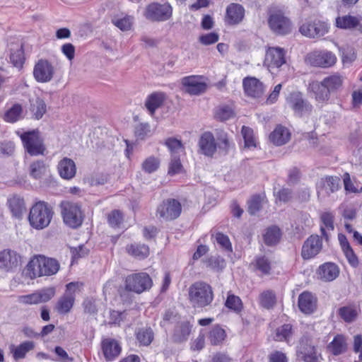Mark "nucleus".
<instances>
[{"label": "nucleus", "instance_id": "obj_34", "mask_svg": "<svg viewBox=\"0 0 362 362\" xmlns=\"http://www.w3.org/2000/svg\"><path fill=\"white\" fill-rule=\"evenodd\" d=\"M361 19L357 16L345 15L335 19V25L343 30H353L360 25Z\"/></svg>", "mask_w": 362, "mask_h": 362}, {"label": "nucleus", "instance_id": "obj_40", "mask_svg": "<svg viewBox=\"0 0 362 362\" xmlns=\"http://www.w3.org/2000/svg\"><path fill=\"white\" fill-rule=\"evenodd\" d=\"M327 349L332 354L338 356L344 353L346 349L345 337L343 335H337L328 344Z\"/></svg>", "mask_w": 362, "mask_h": 362}, {"label": "nucleus", "instance_id": "obj_6", "mask_svg": "<svg viewBox=\"0 0 362 362\" xmlns=\"http://www.w3.org/2000/svg\"><path fill=\"white\" fill-rule=\"evenodd\" d=\"M82 286L83 284L79 282L66 284L64 293L58 299L54 307L59 314L65 315L71 311L75 302L76 293L81 291Z\"/></svg>", "mask_w": 362, "mask_h": 362}, {"label": "nucleus", "instance_id": "obj_62", "mask_svg": "<svg viewBox=\"0 0 362 362\" xmlns=\"http://www.w3.org/2000/svg\"><path fill=\"white\" fill-rule=\"evenodd\" d=\"M219 36L216 33H210L199 37V42L204 45L214 44L218 41Z\"/></svg>", "mask_w": 362, "mask_h": 362}, {"label": "nucleus", "instance_id": "obj_24", "mask_svg": "<svg viewBox=\"0 0 362 362\" xmlns=\"http://www.w3.org/2000/svg\"><path fill=\"white\" fill-rule=\"evenodd\" d=\"M54 293L55 290L54 288H47L38 292L22 296L21 300L27 304H38L47 302L54 296Z\"/></svg>", "mask_w": 362, "mask_h": 362}, {"label": "nucleus", "instance_id": "obj_32", "mask_svg": "<svg viewBox=\"0 0 362 362\" xmlns=\"http://www.w3.org/2000/svg\"><path fill=\"white\" fill-rule=\"evenodd\" d=\"M291 138L288 129L283 126H277L270 134L269 140L276 146H282L287 143Z\"/></svg>", "mask_w": 362, "mask_h": 362}, {"label": "nucleus", "instance_id": "obj_61", "mask_svg": "<svg viewBox=\"0 0 362 362\" xmlns=\"http://www.w3.org/2000/svg\"><path fill=\"white\" fill-rule=\"evenodd\" d=\"M107 220L110 226L115 228L118 227L122 222L123 216L119 211L114 210L108 215Z\"/></svg>", "mask_w": 362, "mask_h": 362}, {"label": "nucleus", "instance_id": "obj_9", "mask_svg": "<svg viewBox=\"0 0 362 362\" xmlns=\"http://www.w3.org/2000/svg\"><path fill=\"white\" fill-rule=\"evenodd\" d=\"M305 62L315 67L329 68L337 62L335 54L328 50H315L307 54Z\"/></svg>", "mask_w": 362, "mask_h": 362}, {"label": "nucleus", "instance_id": "obj_36", "mask_svg": "<svg viewBox=\"0 0 362 362\" xmlns=\"http://www.w3.org/2000/svg\"><path fill=\"white\" fill-rule=\"evenodd\" d=\"M340 182L341 180L337 176H326L320 180V186L327 194H329L339 190Z\"/></svg>", "mask_w": 362, "mask_h": 362}, {"label": "nucleus", "instance_id": "obj_1", "mask_svg": "<svg viewBox=\"0 0 362 362\" xmlns=\"http://www.w3.org/2000/svg\"><path fill=\"white\" fill-rule=\"evenodd\" d=\"M343 83V76L334 74L325 77L321 81L310 82L308 91L313 95L317 103L327 104L331 95L337 93L341 88Z\"/></svg>", "mask_w": 362, "mask_h": 362}, {"label": "nucleus", "instance_id": "obj_17", "mask_svg": "<svg viewBox=\"0 0 362 362\" xmlns=\"http://www.w3.org/2000/svg\"><path fill=\"white\" fill-rule=\"evenodd\" d=\"M268 23L270 29L278 35H286L291 30V21L279 11L269 16Z\"/></svg>", "mask_w": 362, "mask_h": 362}, {"label": "nucleus", "instance_id": "obj_54", "mask_svg": "<svg viewBox=\"0 0 362 362\" xmlns=\"http://www.w3.org/2000/svg\"><path fill=\"white\" fill-rule=\"evenodd\" d=\"M214 238L217 244L221 247L222 250L227 252H232V244L228 235L222 233H216L214 235Z\"/></svg>", "mask_w": 362, "mask_h": 362}, {"label": "nucleus", "instance_id": "obj_7", "mask_svg": "<svg viewBox=\"0 0 362 362\" xmlns=\"http://www.w3.org/2000/svg\"><path fill=\"white\" fill-rule=\"evenodd\" d=\"M64 222L71 228H76L83 223V214L78 204L65 202L61 204Z\"/></svg>", "mask_w": 362, "mask_h": 362}, {"label": "nucleus", "instance_id": "obj_55", "mask_svg": "<svg viewBox=\"0 0 362 362\" xmlns=\"http://www.w3.org/2000/svg\"><path fill=\"white\" fill-rule=\"evenodd\" d=\"M274 195L276 198V202L286 203L290 202L293 198V192L288 188H282L279 191L274 189Z\"/></svg>", "mask_w": 362, "mask_h": 362}, {"label": "nucleus", "instance_id": "obj_56", "mask_svg": "<svg viewBox=\"0 0 362 362\" xmlns=\"http://www.w3.org/2000/svg\"><path fill=\"white\" fill-rule=\"evenodd\" d=\"M112 23L122 31H127L131 29L133 23V18L127 16L122 18H114L112 20Z\"/></svg>", "mask_w": 362, "mask_h": 362}, {"label": "nucleus", "instance_id": "obj_13", "mask_svg": "<svg viewBox=\"0 0 362 362\" xmlns=\"http://www.w3.org/2000/svg\"><path fill=\"white\" fill-rule=\"evenodd\" d=\"M288 106L299 117L310 114L313 110V105L308 100L304 99L300 92L295 91L290 93L286 98Z\"/></svg>", "mask_w": 362, "mask_h": 362}, {"label": "nucleus", "instance_id": "obj_8", "mask_svg": "<svg viewBox=\"0 0 362 362\" xmlns=\"http://www.w3.org/2000/svg\"><path fill=\"white\" fill-rule=\"evenodd\" d=\"M152 285L151 278L145 272L129 275L125 280L126 289L136 293H141L150 289Z\"/></svg>", "mask_w": 362, "mask_h": 362}, {"label": "nucleus", "instance_id": "obj_38", "mask_svg": "<svg viewBox=\"0 0 362 362\" xmlns=\"http://www.w3.org/2000/svg\"><path fill=\"white\" fill-rule=\"evenodd\" d=\"M191 332V325L189 322L185 321L179 323L173 334V339L177 342H182L188 339Z\"/></svg>", "mask_w": 362, "mask_h": 362}, {"label": "nucleus", "instance_id": "obj_45", "mask_svg": "<svg viewBox=\"0 0 362 362\" xmlns=\"http://www.w3.org/2000/svg\"><path fill=\"white\" fill-rule=\"evenodd\" d=\"M292 334V326L290 324H285L276 329L274 339L278 341H286L288 344Z\"/></svg>", "mask_w": 362, "mask_h": 362}, {"label": "nucleus", "instance_id": "obj_47", "mask_svg": "<svg viewBox=\"0 0 362 362\" xmlns=\"http://www.w3.org/2000/svg\"><path fill=\"white\" fill-rule=\"evenodd\" d=\"M276 294L273 291H264L259 295V304L266 309L272 308L276 304Z\"/></svg>", "mask_w": 362, "mask_h": 362}, {"label": "nucleus", "instance_id": "obj_25", "mask_svg": "<svg viewBox=\"0 0 362 362\" xmlns=\"http://www.w3.org/2000/svg\"><path fill=\"white\" fill-rule=\"evenodd\" d=\"M298 305L305 314L313 313L317 308V298L308 291H304L298 296Z\"/></svg>", "mask_w": 362, "mask_h": 362}, {"label": "nucleus", "instance_id": "obj_53", "mask_svg": "<svg viewBox=\"0 0 362 362\" xmlns=\"http://www.w3.org/2000/svg\"><path fill=\"white\" fill-rule=\"evenodd\" d=\"M241 133L245 141V148H251L256 147V141L254 137L253 130L251 128L243 126Z\"/></svg>", "mask_w": 362, "mask_h": 362}, {"label": "nucleus", "instance_id": "obj_59", "mask_svg": "<svg viewBox=\"0 0 362 362\" xmlns=\"http://www.w3.org/2000/svg\"><path fill=\"white\" fill-rule=\"evenodd\" d=\"M151 127L148 123H139L134 129V134L138 139H144L150 134Z\"/></svg>", "mask_w": 362, "mask_h": 362}, {"label": "nucleus", "instance_id": "obj_37", "mask_svg": "<svg viewBox=\"0 0 362 362\" xmlns=\"http://www.w3.org/2000/svg\"><path fill=\"white\" fill-rule=\"evenodd\" d=\"M8 204L13 216L17 218L21 217L25 210L24 199L17 195L10 197Z\"/></svg>", "mask_w": 362, "mask_h": 362}, {"label": "nucleus", "instance_id": "obj_63", "mask_svg": "<svg viewBox=\"0 0 362 362\" xmlns=\"http://www.w3.org/2000/svg\"><path fill=\"white\" fill-rule=\"evenodd\" d=\"M184 172V168L180 163V160H171L169 163L168 174L175 175Z\"/></svg>", "mask_w": 362, "mask_h": 362}, {"label": "nucleus", "instance_id": "obj_3", "mask_svg": "<svg viewBox=\"0 0 362 362\" xmlns=\"http://www.w3.org/2000/svg\"><path fill=\"white\" fill-rule=\"evenodd\" d=\"M214 295L212 287L204 281H196L188 288V300L191 306L202 309L211 304Z\"/></svg>", "mask_w": 362, "mask_h": 362}, {"label": "nucleus", "instance_id": "obj_10", "mask_svg": "<svg viewBox=\"0 0 362 362\" xmlns=\"http://www.w3.org/2000/svg\"><path fill=\"white\" fill-rule=\"evenodd\" d=\"M173 8L168 3L150 4L146 8L145 17L151 21H165L172 16Z\"/></svg>", "mask_w": 362, "mask_h": 362}, {"label": "nucleus", "instance_id": "obj_58", "mask_svg": "<svg viewBox=\"0 0 362 362\" xmlns=\"http://www.w3.org/2000/svg\"><path fill=\"white\" fill-rule=\"evenodd\" d=\"M226 306L235 312H240L243 308L241 299L235 295H229L226 299Z\"/></svg>", "mask_w": 362, "mask_h": 362}, {"label": "nucleus", "instance_id": "obj_35", "mask_svg": "<svg viewBox=\"0 0 362 362\" xmlns=\"http://www.w3.org/2000/svg\"><path fill=\"white\" fill-rule=\"evenodd\" d=\"M30 175L35 179L49 177V169L44 160H37L30 165Z\"/></svg>", "mask_w": 362, "mask_h": 362}, {"label": "nucleus", "instance_id": "obj_22", "mask_svg": "<svg viewBox=\"0 0 362 362\" xmlns=\"http://www.w3.org/2000/svg\"><path fill=\"white\" fill-rule=\"evenodd\" d=\"M245 8L239 4H230L226 11L225 22L228 25H234L241 23L245 17Z\"/></svg>", "mask_w": 362, "mask_h": 362}, {"label": "nucleus", "instance_id": "obj_15", "mask_svg": "<svg viewBox=\"0 0 362 362\" xmlns=\"http://www.w3.org/2000/svg\"><path fill=\"white\" fill-rule=\"evenodd\" d=\"M55 69L47 59H40L34 66L33 77L38 83H48L54 77Z\"/></svg>", "mask_w": 362, "mask_h": 362}, {"label": "nucleus", "instance_id": "obj_30", "mask_svg": "<svg viewBox=\"0 0 362 362\" xmlns=\"http://www.w3.org/2000/svg\"><path fill=\"white\" fill-rule=\"evenodd\" d=\"M339 274L338 267L331 262L325 263L318 269V275L320 279L325 281H332L334 280Z\"/></svg>", "mask_w": 362, "mask_h": 362}, {"label": "nucleus", "instance_id": "obj_39", "mask_svg": "<svg viewBox=\"0 0 362 362\" xmlns=\"http://www.w3.org/2000/svg\"><path fill=\"white\" fill-rule=\"evenodd\" d=\"M30 110L35 119H41L47 111V105L45 100L40 98L30 100Z\"/></svg>", "mask_w": 362, "mask_h": 362}, {"label": "nucleus", "instance_id": "obj_11", "mask_svg": "<svg viewBox=\"0 0 362 362\" xmlns=\"http://www.w3.org/2000/svg\"><path fill=\"white\" fill-rule=\"evenodd\" d=\"M182 211L181 204L176 199L164 200L157 208V216L165 221H172L180 216Z\"/></svg>", "mask_w": 362, "mask_h": 362}, {"label": "nucleus", "instance_id": "obj_57", "mask_svg": "<svg viewBox=\"0 0 362 362\" xmlns=\"http://www.w3.org/2000/svg\"><path fill=\"white\" fill-rule=\"evenodd\" d=\"M262 197L260 195L256 194L252 196L247 202V211L249 214L251 215H255L257 212H258L262 207Z\"/></svg>", "mask_w": 362, "mask_h": 362}, {"label": "nucleus", "instance_id": "obj_4", "mask_svg": "<svg viewBox=\"0 0 362 362\" xmlns=\"http://www.w3.org/2000/svg\"><path fill=\"white\" fill-rule=\"evenodd\" d=\"M53 214L52 206L45 202L40 201L30 208L28 220L33 228L41 230L49 226Z\"/></svg>", "mask_w": 362, "mask_h": 362}, {"label": "nucleus", "instance_id": "obj_49", "mask_svg": "<svg viewBox=\"0 0 362 362\" xmlns=\"http://www.w3.org/2000/svg\"><path fill=\"white\" fill-rule=\"evenodd\" d=\"M281 238L280 229L276 226L269 228L264 235V243L267 245L276 244Z\"/></svg>", "mask_w": 362, "mask_h": 362}, {"label": "nucleus", "instance_id": "obj_60", "mask_svg": "<svg viewBox=\"0 0 362 362\" xmlns=\"http://www.w3.org/2000/svg\"><path fill=\"white\" fill-rule=\"evenodd\" d=\"M256 267L261 272L265 274H269L271 269L270 262L265 256L257 258Z\"/></svg>", "mask_w": 362, "mask_h": 362}, {"label": "nucleus", "instance_id": "obj_23", "mask_svg": "<svg viewBox=\"0 0 362 362\" xmlns=\"http://www.w3.org/2000/svg\"><path fill=\"white\" fill-rule=\"evenodd\" d=\"M21 262V256L11 250H4L0 252V268L7 272L18 267Z\"/></svg>", "mask_w": 362, "mask_h": 362}, {"label": "nucleus", "instance_id": "obj_48", "mask_svg": "<svg viewBox=\"0 0 362 362\" xmlns=\"http://www.w3.org/2000/svg\"><path fill=\"white\" fill-rule=\"evenodd\" d=\"M127 251L129 254L139 259H144L149 254V248L144 244H132L128 246Z\"/></svg>", "mask_w": 362, "mask_h": 362}, {"label": "nucleus", "instance_id": "obj_21", "mask_svg": "<svg viewBox=\"0 0 362 362\" xmlns=\"http://www.w3.org/2000/svg\"><path fill=\"white\" fill-rule=\"evenodd\" d=\"M198 146L201 153L207 157H212L217 148L213 134L210 132H204L199 139Z\"/></svg>", "mask_w": 362, "mask_h": 362}, {"label": "nucleus", "instance_id": "obj_5", "mask_svg": "<svg viewBox=\"0 0 362 362\" xmlns=\"http://www.w3.org/2000/svg\"><path fill=\"white\" fill-rule=\"evenodd\" d=\"M20 137L25 151L30 156H44L46 148L38 130L23 132Z\"/></svg>", "mask_w": 362, "mask_h": 362}, {"label": "nucleus", "instance_id": "obj_41", "mask_svg": "<svg viewBox=\"0 0 362 362\" xmlns=\"http://www.w3.org/2000/svg\"><path fill=\"white\" fill-rule=\"evenodd\" d=\"M334 214L330 211L323 212L320 216V219L323 224V226H321L320 227V230L322 235L326 239V240H328L329 238V234L326 231V229L328 230H334Z\"/></svg>", "mask_w": 362, "mask_h": 362}, {"label": "nucleus", "instance_id": "obj_52", "mask_svg": "<svg viewBox=\"0 0 362 362\" xmlns=\"http://www.w3.org/2000/svg\"><path fill=\"white\" fill-rule=\"evenodd\" d=\"M217 139L220 149H223L226 153L234 149V144L230 141L226 132L221 131L217 135Z\"/></svg>", "mask_w": 362, "mask_h": 362}, {"label": "nucleus", "instance_id": "obj_46", "mask_svg": "<svg viewBox=\"0 0 362 362\" xmlns=\"http://www.w3.org/2000/svg\"><path fill=\"white\" fill-rule=\"evenodd\" d=\"M153 332L150 327H141L136 332V338L140 345L148 346L153 339Z\"/></svg>", "mask_w": 362, "mask_h": 362}, {"label": "nucleus", "instance_id": "obj_19", "mask_svg": "<svg viewBox=\"0 0 362 362\" xmlns=\"http://www.w3.org/2000/svg\"><path fill=\"white\" fill-rule=\"evenodd\" d=\"M322 248V238L317 235H310L303 243L301 257L303 259H310L320 253Z\"/></svg>", "mask_w": 362, "mask_h": 362}, {"label": "nucleus", "instance_id": "obj_14", "mask_svg": "<svg viewBox=\"0 0 362 362\" xmlns=\"http://www.w3.org/2000/svg\"><path fill=\"white\" fill-rule=\"evenodd\" d=\"M297 356L305 362H320L316 349L308 337H303L297 346Z\"/></svg>", "mask_w": 362, "mask_h": 362}, {"label": "nucleus", "instance_id": "obj_42", "mask_svg": "<svg viewBox=\"0 0 362 362\" xmlns=\"http://www.w3.org/2000/svg\"><path fill=\"white\" fill-rule=\"evenodd\" d=\"M226 337L225 330L219 325H215L211 328L207 334V338L211 345L221 344Z\"/></svg>", "mask_w": 362, "mask_h": 362}, {"label": "nucleus", "instance_id": "obj_64", "mask_svg": "<svg viewBox=\"0 0 362 362\" xmlns=\"http://www.w3.org/2000/svg\"><path fill=\"white\" fill-rule=\"evenodd\" d=\"M15 150L14 143L6 141L0 144V153L4 156H12Z\"/></svg>", "mask_w": 362, "mask_h": 362}, {"label": "nucleus", "instance_id": "obj_29", "mask_svg": "<svg viewBox=\"0 0 362 362\" xmlns=\"http://www.w3.org/2000/svg\"><path fill=\"white\" fill-rule=\"evenodd\" d=\"M165 99L166 95L163 92H154L148 95L145 101V107L151 116L163 105Z\"/></svg>", "mask_w": 362, "mask_h": 362}, {"label": "nucleus", "instance_id": "obj_26", "mask_svg": "<svg viewBox=\"0 0 362 362\" xmlns=\"http://www.w3.org/2000/svg\"><path fill=\"white\" fill-rule=\"evenodd\" d=\"M245 93L252 98H259L264 93L263 83L255 77H246L243 82Z\"/></svg>", "mask_w": 362, "mask_h": 362}, {"label": "nucleus", "instance_id": "obj_31", "mask_svg": "<svg viewBox=\"0 0 362 362\" xmlns=\"http://www.w3.org/2000/svg\"><path fill=\"white\" fill-rule=\"evenodd\" d=\"M35 347V344L32 341H25L22 342L18 346L11 344L9 346L11 353L15 361L23 359L25 357L26 354L32 351Z\"/></svg>", "mask_w": 362, "mask_h": 362}, {"label": "nucleus", "instance_id": "obj_50", "mask_svg": "<svg viewBox=\"0 0 362 362\" xmlns=\"http://www.w3.org/2000/svg\"><path fill=\"white\" fill-rule=\"evenodd\" d=\"M235 116L233 109L227 105H223L218 107L215 112V117L221 121H226Z\"/></svg>", "mask_w": 362, "mask_h": 362}, {"label": "nucleus", "instance_id": "obj_28", "mask_svg": "<svg viewBox=\"0 0 362 362\" xmlns=\"http://www.w3.org/2000/svg\"><path fill=\"white\" fill-rule=\"evenodd\" d=\"M172 158H180L185 156V148L180 139L168 137L164 141Z\"/></svg>", "mask_w": 362, "mask_h": 362}, {"label": "nucleus", "instance_id": "obj_20", "mask_svg": "<svg viewBox=\"0 0 362 362\" xmlns=\"http://www.w3.org/2000/svg\"><path fill=\"white\" fill-rule=\"evenodd\" d=\"M202 76H189L182 78V83L185 91L190 95H199L206 90V83L203 82Z\"/></svg>", "mask_w": 362, "mask_h": 362}, {"label": "nucleus", "instance_id": "obj_16", "mask_svg": "<svg viewBox=\"0 0 362 362\" xmlns=\"http://www.w3.org/2000/svg\"><path fill=\"white\" fill-rule=\"evenodd\" d=\"M327 23L321 21L305 22L299 28L300 33L310 38L320 37L329 32Z\"/></svg>", "mask_w": 362, "mask_h": 362}, {"label": "nucleus", "instance_id": "obj_2", "mask_svg": "<svg viewBox=\"0 0 362 362\" xmlns=\"http://www.w3.org/2000/svg\"><path fill=\"white\" fill-rule=\"evenodd\" d=\"M59 269V262L52 258L36 255L28 263L24 273L31 279L55 274Z\"/></svg>", "mask_w": 362, "mask_h": 362}, {"label": "nucleus", "instance_id": "obj_27", "mask_svg": "<svg viewBox=\"0 0 362 362\" xmlns=\"http://www.w3.org/2000/svg\"><path fill=\"white\" fill-rule=\"evenodd\" d=\"M10 62L16 67L21 69L24 63V52L23 45L20 42H11L8 45Z\"/></svg>", "mask_w": 362, "mask_h": 362}, {"label": "nucleus", "instance_id": "obj_18", "mask_svg": "<svg viewBox=\"0 0 362 362\" xmlns=\"http://www.w3.org/2000/svg\"><path fill=\"white\" fill-rule=\"evenodd\" d=\"M286 63L285 52L282 48L269 47L266 52L264 64L269 71L279 69Z\"/></svg>", "mask_w": 362, "mask_h": 362}, {"label": "nucleus", "instance_id": "obj_12", "mask_svg": "<svg viewBox=\"0 0 362 362\" xmlns=\"http://www.w3.org/2000/svg\"><path fill=\"white\" fill-rule=\"evenodd\" d=\"M100 349L103 357L106 362L115 361L120 356L122 350V343L111 337L102 339Z\"/></svg>", "mask_w": 362, "mask_h": 362}, {"label": "nucleus", "instance_id": "obj_44", "mask_svg": "<svg viewBox=\"0 0 362 362\" xmlns=\"http://www.w3.org/2000/svg\"><path fill=\"white\" fill-rule=\"evenodd\" d=\"M313 225V221L310 216L306 213H301L298 215L294 226L296 233L300 235Z\"/></svg>", "mask_w": 362, "mask_h": 362}, {"label": "nucleus", "instance_id": "obj_33", "mask_svg": "<svg viewBox=\"0 0 362 362\" xmlns=\"http://www.w3.org/2000/svg\"><path fill=\"white\" fill-rule=\"evenodd\" d=\"M60 177L64 180L72 179L76 173V164L74 160H60L57 165Z\"/></svg>", "mask_w": 362, "mask_h": 362}, {"label": "nucleus", "instance_id": "obj_51", "mask_svg": "<svg viewBox=\"0 0 362 362\" xmlns=\"http://www.w3.org/2000/svg\"><path fill=\"white\" fill-rule=\"evenodd\" d=\"M339 315L346 322H351L356 319L358 310L351 306H344L339 308Z\"/></svg>", "mask_w": 362, "mask_h": 362}, {"label": "nucleus", "instance_id": "obj_43", "mask_svg": "<svg viewBox=\"0 0 362 362\" xmlns=\"http://www.w3.org/2000/svg\"><path fill=\"white\" fill-rule=\"evenodd\" d=\"M22 105L18 103H16L5 112L3 118L6 122L15 123L22 118Z\"/></svg>", "mask_w": 362, "mask_h": 362}]
</instances>
